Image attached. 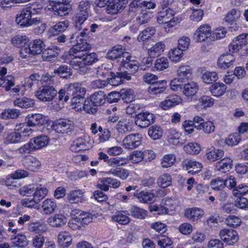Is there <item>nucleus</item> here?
<instances>
[{
  "mask_svg": "<svg viewBox=\"0 0 248 248\" xmlns=\"http://www.w3.org/2000/svg\"><path fill=\"white\" fill-rule=\"evenodd\" d=\"M124 212H117L115 215L112 217L113 221L119 223L120 224H127L130 221L129 217L124 214Z\"/></svg>",
  "mask_w": 248,
  "mask_h": 248,
  "instance_id": "63",
  "label": "nucleus"
},
{
  "mask_svg": "<svg viewBox=\"0 0 248 248\" xmlns=\"http://www.w3.org/2000/svg\"><path fill=\"white\" fill-rule=\"evenodd\" d=\"M20 115V111L16 108H8L4 109L1 114L3 119H16Z\"/></svg>",
  "mask_w": 248,
  "mask_h": 248,
  "instance_id": "56",
  "label": "nucleus"
},
{
  "mask_svg": "<svg viewBox=\"0 0 248 248\" xmlns=\"http://www.w3.org/2000/svg\"><path fill=\"white\" fill-rule=\"evenodd\" d=\"M48 190L44 186L36 184L33 197L37 202H40L47 194Z\"/></svg>",
  "mask_w": 248,
  "mask_h": 248,
  "instance_id": "36",
  "label": "nucleus"
},
{
  "mask_svg": "<svg viewBox=\"0 0 248 248\" xmlns=\"http://www.w3.org/2000/svg\"><path fill=\"white\" fill-rule=\"evenodd\" d=\"M199 90V86L197 82L190 81L184 84L182 92L183 94L188 98H192L196 95Z\"/></svg>",
  "mask_w": 248,
  "mask_h": 248,
  "instance_id": "18",
  "label": "nucleus"
},
{
  "mask_svg": "<svg viewBox=\"0 0 248 248\" xmlns=\"http://www.w3.org/2000/svg\"><path fill=\"white\" fill-rule=\"evenodd\" d=\"M59 49L56 46H53L52 47H48L44 49L42 53V56L43 60L50 61L52 59L57 56Z\"/></svg>",
  "mask_w": 248,
  "mask_h": 248,
  "instance_id": "41",
  "label": "nucleus"
},
{
  "mask_svg": "<svg viewBox=\"0 0 248 248\" xmlns=\"http://www.w3.org/2000/svg\"><path fill=\"white\" fill-rule=\"evenodd\" d=\"M211 27L208 24H203L196 30L193 38L197 42H203L208 38H211Z\"/></svg>",
  "mask_w": 248,
  "mask_h": 248,
  "instance_id": "9",
  "label": "nucleus"
},
{
  "mask_svg": "<svg viewBox=\"0 0 248 248\" xmlns=\"http://www.w3.org/2000/svg\"><path fill=\"white\" fill-rule=\"evenodd\" d=\"M163 131L162 128L158 125H155L148 128L149 136L153 140H156L161 138Z\"/></svg>",
  "mask_w": 248,
  "mask_h": 248,
  "instance_id": "44",
  "label": "nucleus"
},
{
  "mask_svg": "<svg viewBox=\"0 0 248 248\" xmlns=\"http://www.w3.org/2000/svg\"><path fill=\"white\" fill-rule=\"evenodd\" d=\"M155 120V115L148 111L140 112L136 115L135 124L142 128H145L153 124Z\"/></svg>",
  "mask_w": 248,
  "mask_h": 248,
  "instance_id": "7",
  "label": "nucleus"
},
{
  "mask_svg": "<svg viewBox=\"0 0 248 248\" xmlns=\"http://www.w3.org/2000/svg\"><path fill=\"white\" fill-rule=\"evenodd\" d=\"M235 58L231 53L224 54L222 55L217 61V65L219 67L226 69L233 64Z\"/></svg>",
  "mask_w": 248,
  "mask_h": 248,
  "instance_id": "25",
  "label": "nucleus"
},
{
  "mask_svg": "<svg viewBox=\"0 0 248 248\" xmlns=\"http://www.w3.org/2000/svg\"><path fill=\"white\" fill-rule=\"evenodd\" d=\"M116 129L122 134L130 132L132 129L131 123L128 119L120 121L116 125Z\"/></svg>",
  "mask_w": 248,
  "mask_h": 248,
  "instance_id": "42",
  "label": "nucleus"
},
{
  "mask_svg": "<svg viewBox=\"0 0 248 248\" xmlns=\"http://www.w3.org/2000/svg\"><path fill=\"white\" fill-rule=\"evenodd\" d=\"M195 127L198 130H202L207 134H210L214 132L215 126L211 121H205L202 125H195Z\"/></svg>",
  "mask_w": 248,
  "mask_h": 248,
  "instance_id": "51",
  "label": "nucleus"
},
{
  "mask_svg": "<svg viewBox=\"0 0 248 248\" xmlns=\"http://www.w3.org/2000/svg\"><path fill=\"white\" fill-rule=\"evenodd\" d=\"M93 144V140L88 135H83L74 140L71 144L70 149L73 152H78L91 148Z\"/></svg>",
  "mask_w": 248,
  "mask_h": 248,
  "instance_id": "4",
  "label": "nucleus"
},
{
  "mask_svg": "<svg viewBox=\"0 0 248 248\" xmlns=\"http://www.w3.org/2000/svg\"><path fill=\"white\" fill-rule=\"evenodd\" d=\"M67 199L71 203L82 202L85 200L84 192L80 189L72 190L68 194Z\"/></svg>",
  "mask_w": 248,
  "mask_h": 248,
  "instance_id": "24",
  "label": "nucleus"
},
{
  "mask_svg": "<svg viewBox=\"0 0 248 248\" xmlns=\"http://www.w3.org/2000/svg\"><path fill=\"white\" fill-rule=\"evenodd\" d=\"M55 131L59 133L65 134L71 132L75 127L73 121L69 119H60L53 125Z\"/></svg>",
  "mask_w": 248,
  "mask_h": 248,
  "instance_id": "8",
  "label": "nucleus"
},
{
  "mask_svg": "<svg viewBox=\"0 0 248 248\" xmlns=\"http://www.w3.org/2000/svg\"><path fill=\"white\" fill-rule=\"evenodd\" d=\"M218 235L221 241L229 246H233L239 240L238 233L232 229H222Z\"/></svg>",
  "mask_w": 248,
  "mask_h": 248,
  "instance_id": "6",
  "label": "nucleus"
},
{
  "mask_svg": "<svg viewBox=\"0 0 248 248\" xmlns=\"http://www.w3.org/2000/svg\"><path fill=\"white\" fill-rule=\"evenodd\" d=\"M180 47H176L171 49L169 53V57L170 59L174 62H180L183 56V51Z\"/></svg>",
  "mask_w": 248,
  "mask_h": 248,
  "instance_id": "49",
  "label": "nucleus"
},
{
  "mask_svg": "<svg viewBox=\"0 0 248 248\" xmlns=\"http://www.w3.org/2000/svg\"><path fill=\"white\" fill-rule=\"evenodd\" d=\"M91 47V45L86 42L77 43L70 49L69 54L75 57L82 58Z\"/></svg>",
  "mask_w": 248,
  "mask_h": 248,
  "instance_id": "11",
  "label": "nucleus"
},
{
  "mask_svg": "<svg viewBox=\"0 0 248 248\" xmlns=\"http://www.w3.org/2000/svg\"><path fill=\"white\" fill-rule=\"evenodd\" d=\"M139 201L143 203H151L155 201V196L154 194L145 191H136L134 193Z\"/></svg>",
  "mask_w": 248,
  "mask_h": 248,
  "instance_id": "19",
  "label": "nucleus"
},
{
  "mask_svg": "<svg viewBox=\"0 0 248 248\" xmlns=\"http://www.w3.org/2000/svg\"><path fill=\"white\" fill-rule=\"evenodd\" d=\"M176 160L174 154H168L164 155L161 159V166L164 168H168L172 166Z\"/></svg>",
  "mask_w": 248,
  "mask_h": 248,
  "instance_id": "59",
  "label": "nucleus"
},
{
  "mask_svg": "<svg viewBox=\"0 0 248 248\" xmlns=\"http://www.w3.org/2000/svg\"><path fill=\"white\" fill-rule=\"evenodd\" d=\"M7 73V69L4 67H0V86L5 88L8 91L11 87L14 86V78L11 76H5Z\"/></svg>",
  "mask_w": 248,
  "mask_h": 248,
  "instance_id": "16",
  "label": "nucleus"
},
{
  "mask_svg": "<svg viewBox=\"0 0 248 248\" xmlns=\"http://www.w3.org/2000/svg\"><path fill=\"white\" fill-rule=\"evenodd\" d=\"M68 2H59L49 4L48 9L52 10L56 16H61L67 15L69 12V6L67 5Z\"/></svg>",
  "mask_w": 248,
  "mask_h": 248,
  "instance_id": "13",
  "label": "nucleus"
},
{
  "mask_svg": "<svg viewBox=\"0 0 248 248\" xmlns=\"http://www.w3.org/2000/svg\"><path fill=\"white\" fill-rule=\"evenodd\" d=\"M177 76L181 82H184L191 78L192 71L188 65H181L177 70Z\"/></svg>",
  "mask_w": 248,
  "mask_h": 248,
  "instance_id": "28",
  "label": "nucleus"
},
{
  "mask_svg": "<svg viewBox=\"0 0 248 248\" xmlns=\"http://www.w3.org/2000/svg\"><path fill=\"white\" fill-rule=\"evenodd\" d=\"M156 32L154 27H149L144 30L138 36L137 40L139 42H144L153 36Z\"/></svg>",
  "mask_w": 248,
  "mask_h": 248,
  "instance_id": "52",
  "label": "nucleus"
},
{
  "mask_svg": "<svg viewBox=\"0 0 248 248\" xmlns=\"http://www.w3.org/2000/svg\"><path fill=\"white\" fill-rule=\"evenodd\" d=\"M183 167L192 174H195L201 170L202 167V164L196 161L192 160H185L182 162Z\"/></svg>",
  "mask_w": 248,
  "mask_h": 248,
  "instance_id": "23",
  "label": "nucleus"
},
{
  "mask_svg": "<svg viewBox=\"0 0 248 248\" xmlns=\"http://www.w3.org/2000/svg\"><path fill=\"white\" fill-rule=\"evenodd\" d=\"M181 102L182 99L180 96L176 94H172L167 97L165 100L161 101L159 104V107L164 110H167Z\"/></svg>",
  "mask_w": 248,
  "mask_h": 248,
  "instance_id": "15",
  "label": "nucleus"
},
{
  "mask_svg": "<svg viewBox=\"0 0 248 248\" xmlns=\"http://www.w3.org/2000/svg\"><path fill=\"white\" fill-rule=\"evenodd\" d=\"M28 230L35 233H42L47 231L48 227L46 224L40 222H31L28 225Z\"/></svg>",
  "mask_w": 248,
  "mask_h": 248,
  "instance_id": "38",
  "label": "nucleus"
},
{
  "mask_svg": "<svg viewBox=\"0 0 248 248\" xmlns=\"http://www.w3.org/2000/svg\"><path fill=\"white\" fill-rule=\"evenodd\" d=\"M202 78L204 83L210 84L216 82L218 79V77L215 72L206 71L202 74Z\"/></svg>",
  "mask_w": 248,
  "mask_h": 248,
  "instance_id": "54",
  "label": "nucleus"
},
{
  "mask_svg": "<svg viewBox=\"0 0 248 248\" xmlns=\"http://www.w3.org/2000/svg\"><path fill=\"white\" fill-rule=\"evenodd\" d=\"M35 104L33 99L27 97L17 98L14 101L15 106L23 108H27L34 106Z\"/></svg>",
  "mask_w": 248,
  "mask_h": 248,
  "instance_id": "37",
  "label": "nucleus"
},
{
  "mask_svg": "<svg viewBox=\"0 0 248 248\" xmlns=\"http://www.w3.org/2000/svg\"><path fill=\"white\" fill-rule=\"evenodd\" d=\"M57 93L54 86L46 85L39 88L35 95L42 102H50L55 98Z\"/></svg>",
  "mask_w": 248,
  "mask_h": 248,
  "instance_id": "3",
  "label": "nucleus"
},
{
  "mask_svg": "<svg viewBox=\"0 0 248 248\" xmlns=\"http://www.w3.org/2000/svg\"><path fill=\"white\" fill-rule=\"evenodd\" d=\"M32 55L42 53L45 47V44L41 39H36L31 42L29 45Z\"/></svg>",
  "mask_w": 248,
  "mask_h": 248,
  "instance_id": "39",
  "label": "nucleus"
},
{
  "mask_svg": "<svg viewBox=\"0 0 248 248\" xmlns=\"http://www.w3.org/2000/svg\"><path fill=\"white\" fill-rule=\"evenodd\" d=\"M65 88L67 89L68 94H71L72 95H84L86 93V89L81 86L79 83H70L69 85H66Z\"/></svg>",
  "mask_w": 248,
  "mask_h": 248,
  "instance_id": "29",
  "label": "nucleus"
},
{
  "mask_svg": "<svg viewBox=\"0 0 248 248\" xmlns=\"http://www.w3.org/2000/svg\"><path fill=\"white\" fill-rule=\"evenodd\" d=\"M204 211L198 207L188 208L185 209V217L189 220L194 221L201 219L204 215Z\"/></svg>",
  "mask_w": 248,
  "mask_h": 248,
  "instance_id": "14",
  "label": "nucleus"
},
{
  "mask_svg": "<svg viewBox=\"0 0 248 248\" xmlns=\"http://www.w3.org/2000/svg\"><path fill=\"white\" fill-rule=\"evenodd\" d=\"M105 94L101 91L95 92L90 96V101L94 107L103 105L105 103Z\"/></svg>",
  "mask_w": 248,
  "mask_h": 248,
  "instance_id": "46",
  "label": "nucleus"
},
{
  "mask_svg": "<svg viewBox=\"0 0 248 248\" xmlns=\"http://www.w3.org/2000/svg\"><path fill=\"white\" fill-rule=\"evenodd\" d=\"M72 242L71 235L66 231H62L58 235V243L63 247H68Z\"/></svg>",
  "mask_w": 248,
  "mask_h": 248,
  "instance_id": "35",
  "label": "nucleus"
},
{
  "mask_svg": "<svg viewBox=\"0 0 248 248\" xmlns=\"http://www.w3.org/2000/svg\"><path fill=\"white\" fill-rule=\"evenodd\" d=\"M121 98L126 103L134 100L135 95L133 91L131 89H123L120 91Z\"/></svg>",
  "mask_w": 248,
  "mask_h": 248,
  "instance_id": "58",
  "label": "nucleus"
},
{
  "mask_svg": "<svg viewBox=\"0 0 248 248\" xmlns=\"http://www.w3.org/2000/svg\"><path fill=\"white\" fill-rule=\"evenodd\" d=\"M12 242L14 245L19 248H23L28 245V240L24 234H19L14 237L12 238Z\"/></svg>",
  "mask_w": 248,
  "mask_h": 248,
  "instance_id": "53",
  "label": "nucleus"
},
{
  "mask_svg": "<svg viewBox=\"0 0 248 248\" xmlns=\"http://www.w3.org/2000/svg\"><path fill=\"white\" fill-rule=\"evenodd\" d=\"M85 101L84 95H76L73 97L71 100V105L73 108L77 110H80L82 108Z\"/></svg>",
  "mask_w": 248,
  "mask_h": 248,
  "instance_id": "61",
  "label": "nucleus"
},
{
  "mask_svg": "<svg viewBox=\"0 0 248 248\" xmlns=\"http://www.w3.org/2000/svg\"><path fill=\"white\" fill-rule=\"evenodd\" d=\"M57 207V203L52 199H46L43 202L41 205L43 213L46 215H50L54 213Z\"/></svg>",
  "mask_w": 248,
  "mask_h": 248,
  "instance_id": "30",
  "label": "nucleus"
},
{
  "mask_svg": "<svg viewBox=\"0 0 248 248\" xmlns=\"http://www.w3.org/2000/svg\"><path fill=\"white\" fill-rule=\"evenodd\" d=\"M224 155V151L221 149H214L207 152L205 155L206 159L211 162H214L221 158Z\"/></svg>",
  "mask_w": 248,
  "mask_h": 248,
  "instance_id": "43",
  "label": "nucleus"
},
{
  "mask_svg": "<svg viewBox=\"0 0 248 248\" xmlns=\"http://www.w3.org/2000/svg\"><path fill=\"white\" fill-rule=\"evenodd\" d=\"M29 42V38L26 35H16L11 39V43L15 46L22 47Z\"/></svg>",
  "mask_w": 248,
  "mask_h": 248,
  "instance_id": "45",
  "label": "nucleus"
},
{
  "mask_svg": "<svg viewBox=\"0 0 248 248\" xmlns=\"http://www.w3.org/2000/svg\"><path fill=\"white\" fill-rule=\"evenodd\" d=\"M54 74H57L61 78H68L72 75L71 69L67 65H61L54 71Z\"/></svg>",
  "mask_w": 248,
  "mask_h": 248,
  "instance_id": "47",
  "label": "nucleus"
},
{
  "mask_svg": "<svg viewBox=\"0 0 248 248\" xmlns=\"http://www.w3.org/2000/svg\"><path fill=\"white\" fill-rule=\"evenodd\" d=\"M183 149L185 152L190 155H197L201 151L200 145L196 142H189L186 144Z\"/></svg>",
  "mask_w": 248,
  "mask_h": 248,
  "instance_id": "48",
  "label": "nucleus"
},
{
  "mask_svg": "<svg viewBox=\"0 0 248 248\" xmlns=\"http://www.w3.org/2000/svg\"><path fill=\"white\" fill-rule=\"evenodd\" d=\"M174 15V11L170 8L163 9L158 12L157 16V22L159 24H164L165 32H170L172 28L181 21V18L175 16Z\"/></svg>",
  "mask_w": 248,
  "mask_h": 248,
  "instance_id": "1",
  "label": "nucleus"
},
{
  "mask_svg": "<svg viewBox=\"0 0 248 248\" xmlns=\"http://www.w3.org/2000/svg\"><path fill=\"white\" fill-rule=\"evenodd\" d=\"M32 146L34 150L41 149L46 146L49 142V138L45 135H41L31 139Z\"/></svg>",
  "mask_w": 248,
  "mask_h": 248,
  "instance_id": "26",
  "label": "nucleus"
},
{
  "mask_svg": "<svg viewBox=\"0 0 248 248\" xmlns=\"http://www.w3.org/2000/svg\"><path fill=\"white\" fill-rule=\"evenodd\" d=\"M131 56L125 58V59H123L121 61V64L130 73H134L139 69V62L137 61L131 60Z\"/></svg>",
  "mask_w": 248,
  "mask_h": 248,
  "instance_id": "32",
  "label": "nucleus"
},
{
  "mask_svg": "<svg viewBox=\"0 0 248 248\" xmlns=\"http://www.w3.org/2000/svg\"><path fill=\"white\" fill-rule=\"evenodd\" d=\"M227 89V86L220 82L213 84L209 88L211 94L217 98L223 96L226 92Z\"/></svg>",
  "mask_w": 248,
  "mask_h": 248,
  "instance_id": "22",
  "label": "nucleus"
},
{
  "mask_svg": "<svg viewBox=\"0 0 248 248\" xmlns=\"http://www.w3.org/2000/svg\"><path fill=\"white\" fill-rule=\"evenodd\" d=\"M27 125L35 126L42 125L46 122V117L41 114L29 115L26 119Z\"/></svg>",
  "mask_w": 248,
  "mask_h": 248,
  "instance_id": "20",
  "label": "nucleus"
},
{
  "mask_svg": "<svg viewBox=\"0 0 248 248\" xmlns=\"http://www.w3.org/2000/svg\"><path fill=\"white\" fill-rule=\"evenodd\" d=\"M165 48V45L164 43L157 42L148 49V55L151 58L157 57L163 52Z\"/></svg>",
  "mask_w": 248,
  "mask_h": 248,
  "instance_id": "33",
  "label": "nucleus"
},
{
  "mask_svg": "<svg viewBox=\"0 0 248 248\" xmlns=\"http://www.w3.org/2000/svg\"><path fill=\"white\" fill-rule=\"evenodd\" d=\"M167 81L162 80L151 85L148 89L151 94H157L163 93L166 89Z\"/></svg>",
  "mask_w": 248,
  "mask_h": 248,
  "instance_id": "31",
  "label": "nucleus"
},
{
  "mask_svg": "<svg viewBox=\"0 0 248 248\" xmlns=\"http://www.w3.org/2000/svg\"><path fill=\"white\" fill-rule=\"evenodd\" d=\"M171 176L168 173H164L159 177L157 183L160 187L166 188L171 184Z\"/></svg>",
  "mask_w": 248,
  "mask_h": 248,
  "instance_id": "57",
  "label": "nucleus"
},
{
  "mask_svg": "<svg viewBox=\"0 0 248 248\" xmlns=\"http://www.w3.org/2000/svg\"><path fill=\"white\" fill-rule=\"evenodd\" d=\"M127 4V0H113L107 5L106 12L111 15L117 14L125 8Z\"/></svg>",
  "mask_w": 248,
  "mask_h": 248,
  "instance_id": "12",
  "label": "nucleus"
},
{
  "mask_svg": "<svg viewBox=\"0 0 248 248\" xmlns=\"http://www.w3.org/2000/svg\"><path fill=\"white\" fill-rule=\"evenodd\" d=\"M181 134L176 129H170L167 134V140L169 142L174 145H179L180 143V140Z\"/></svg>",
  "mask_w": 248,
  "mask_h": 248,
  "instance_id": "40",
  "label": "nucleus"
},
{
  "mask_svg": "<svg viewBox=\"0 0 248 248\" xmlns=\"http://www.w3.org/2000/svg\"><path fill=\"white\" fill-rule=\"evenodd\" d=\"M21 140V135L16 131H12L7 134L5 138L4 142L6 144H13L20 142Z\"/></svg>",
  "mask_w": 248,
  "mask_h": 248,
  "instance_id": "55",
  "label": "nucleus"
},
{
  "mask_svg": "<svg viewBox=\"0 0 248 248\" xmlns=\"http://www.w3.org/2000/svg\"><path fill=\"white\" fill-rule=\"evenodd\" d=\"M130 212L131 215L137 218L144 219L147 216V212L145 210L136 206L131 207Z\"/></svg>",
  "mask_w": 248,
  "mask_h": 248,
  "instance_id": "62",
  "label": "nucleus"
},
{
  "mask_svg": "<svg viewBox=\"0 0 248 248\" xmlns=\"http://www.w3.org/2000/svg\"><path fill=\"white\" fill-rule=\"evenodd\" d=\"M129 56L128 53L124 51V49L121 46H115L107 53V57L111 60L119 58L123 59Z\"/></svg>",
  "mask_w": 248,
  "mask_h": 248,
  "instance_id": "17",
  "label": "nucleus"
},
{
  "mask_svg": "<svg viewBox=\"0 0 248 248\" xmlns=\"http://www.w3.org/2000/svg\"><path fill=\"white\" fill-rule=\"evenodd\" d=\"M48 224L53 227H61L66 224V218L62 214H55L48 218Z\"/></svg>",
  "mask_w": 248,
  "mask_h": 248,
  "instance_id": "27",
  "label": "nucleus"
},
{
  "mask_svg": "<svg viewBox=\"0 0 248 248\" xmlns=\"http://www.w3.org/2000/svg\"><path fill=\"white\" fill-rule=\"evenodd\" d=\"M90 9V5L88 1L84 0L79 2L75 19V26L77 28L81 26L87 20Z\"/></svg>",
  "mask_w": 248,
  "mask_h": 248,
  "instance_id": "5",
  "label": "nucleus"
},
{
  "mask_svg": "<svg viewBox=\"0 0 248 248\" xmlns=\"http://www.w3.org/2000/svg\"><path fill=\"white\" fill-rule=\"evenodd\" d=\"M141 142V136L139 133L127 135L123 141L124 147L126 149H133L139 147Z\"/></svg>",
  "mask_w": 248,
  "mask_h": 248,
  "instance_id": "10",
  "label": "nucleus"
},
{
  "mask_svg": "<svg viewBox=\"0 0 248 248\" xmlns=\"http://www.w3.org/2000/svg\"><path fill=\"white\" fill-rule=\"evenodd\" d=\"M241 16V13L239 11L233 9L228 12L226 14L225 20L227 22L232 23L237 21Z\"/></svg>",
  "mask_w": 248,
  "mask_h": 248,
  "instance_id": "60",
  "label": "nucleus"
},
{
  "mask_svg": "<svg viewBox=\"0 0 248 248\" xmlns=\"http://www.w3.org/2000/svg\"><path fill=\"white\" fill-rule=\"evenodd\" d=\"M40 161L36 157L29 156L24 161V165L28 170L31 171H36L41 167Z\"/></svg>",
  "mask_w": 248,
  "mask_h": 248,
  "instance_id": "34",
  "label": "nucleus"
},
{
  "mask_svg": "<svg viewBox=\"0 0 248 248\" xmlns=\"http://www.w3.org/2000/svg\"><path fill=\"white\" fill-rule=\"evenodd\" d=\"M35 13L26 8L23 9L16 16V23L22 27H28L33 24L40 22V19L38 18H32V14Z\"/></svg>",
  "mask_w": 248,
  "mask_h": 248,
  "instance_id": "2",
  "label": "nucleus"
},
{
  "mask_svg": "<svg viewBox=\"0 0 248 248\" xmlns=\"http://www.w3.org/2000/svg\"><path fill=\"white\" fill-rule=\"evenodd\" d=\"M157 245L160 248H172L173 242L171 239L167 236H160L157 241Z\"/></svg>",
  "mask_w": 248,
  "mask_h": 248,
  "instance_id": "64",
  "label": "nucleus"
},
{
  "mask_svg": "<svg viewBox=\"0 0 248 248\" xmlns=\"http://www.w3.org/2000/svg\"><path fill=\"white\" fill-rule=\"evenodd\" d=\"M128 163V158L113 157L109 158L107 165L111 167L123 166Z\"/></svg>",
  "mask_w": 248,
  "mask_h": 248,
  "instance_id": "50",
  "label": "nucleus"
},
{
  "mask_svg": "<svg viewBox=\"0 0 248 248\" xmlns=\"http://www.w3.org/2000/svg\"><path fill=\"white\" fill-rule=\"evenodd\" d=\"M232 166V160L230 157H224L217 162L215 165V171L226 172L231 170Z\"/></svg>",
  "mask_w": 248,
  "mask_h": 248,
  "instance_id": "21",
  "label": "nucleus"
}]
</instances>
